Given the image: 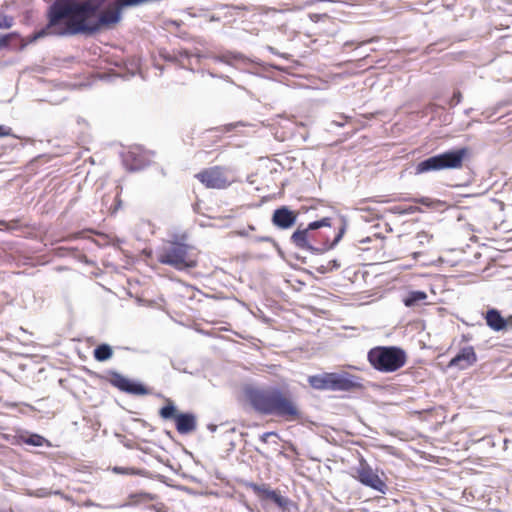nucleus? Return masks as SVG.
I'll return each mask as SVG.
<instances>
[{
	"instance_id": "9d476101",
	"label": "nucleus",
	"mask_w": 512,
	"mask_h": 512,
	"mask_svg": "<svg viewBox=\"0 0 512 512\" xmlns=\"http://www.w3.org/2000/svg\"><path fill=\"white\" fill-rule=\"evenodd\" d=\"M357 480L366 487L378 492L385 493L387 488L385 482L373 471L367 463H361L357 469Z\"/></svg>"
},
{
	"instance_id": "9b49d317",
	"label": "nucleus",
	"mask_w": 512,
	"mask_h": 512,
	"mask_svg": "<svg viewBox=\"0 0 512 512\" xmlns=\"http://www.w3.org/2000/svg\"><path fill=\"white\" fill-rule=\"evenodd\" d=\"M261 500H270L281 509H286L289 505V499L280 495L276 490H271L266 484H257L250 482L247 484Z\"/></svg>"
},
{
	"instance_id": "72a5a7b5",
	"label": "nucleus",
	"mask_w": 512,
	"mask_h": 512,
	"mask_svg": "<svg viewBox=\"0 0 512 512\" xmlns=\"http://www.w3.org/2000/svg\"><path fill=\"white\" fill-rule=\"evenodd\" d=\"M258 241L274 243V239H273L272 237H269V236H262V237H259V238H258Z\"/></svg>"
},
{
	"instance_id": "c85d7f7f",
	"label": "nucleus",
	"mask_w": 512,
	"mask_h": 512,
	"mask_svg": "<svg viewBox=\"0 0 512 512\" xmlns=\"http://www.w3.org/2000/svg\"><path fill=\"white\" fill-rule=\"evenodd\" d=\"M143 3H145V0H123L119 6H121L122 9L123 7H133Z\"/></svg>"
},
{
	"instance_id": "4c0bfd02",
	"label": "nucleus",
	"mask_w": 512,
	"mask_h": 512,
	"mask_svg": "<svg viewBox=\"0 0 512 512\" xmlns=\"http://www.w3.org/2000/svg\"><path fill=\"white\" fill-rule=\"evenodd\" d=\"M209 75H210L211 77H213V78L218 77V76H217L216 74H214L213 72H209Z\"/></svg>"
},
{
	"instance_id": "e433bc0d",
	"label": "nucleus",
	"mask_w": 512,
	"mask_h": 512,
	"mask_svg": "<svg viewBox=\"0 0 512 512\" xmlns=\"http://www.w3.org/2000/svg\"><path fill=\"white\" fill-rule=\"evenodd\" d=\"M472 110H473L472 108L466 109V110H465V114H466V115H469V114L472 112Z\"/></svg>"
},
{
	"instance_id": "20e7f679",
	"label": "nucleus",
	"mask_w": 512,
	"mask_h": 512,
	"mask_svg": "<svg viewBox=\"0 0 512 512\" xmlns=\"http://www.w3.org/2000/svg\"><path fill=\"white\" fill-rule=\"evenodd\" d=\"M157 260L178 271H189L198 264L195 248L181 241H169L161 247L157 252Z\"/></svg>"
},
{
	"instance_id": "f03ea898",
	"label": "nucleus",
	"mask_w": 512,
	"mask_h": 512,
	"mask_svg": "<svg viewBox=\"0 0 512 512\" xmlns=\"http://www.w3.org/2000/svg\"><path fill=\"white\" fill-rule=\"evenodd\" d=\"M347 229L344 218L324 217L310 222L307 227H298L291 235V243L300 250L313 255H321L333 249L342 239Z\"/></svg>"
},
{
	"instance_id": "a878e982",
	"label": "nucleus",
	"mask_w": 512,
	"mask_h": 512,
	"mask_svg": "<svg viewBox=\"0 0 512 512\" xmlns=\"http://www.w3.org/2000/svg\"><path fill=\"white\" fill-rule=\"evenodd\" d=\"M14 19L8 15H0V29H9L13 26Z\"/></svg>"
},
{
	"instance_id": "a211bd4d",
	"label": "nucleus",
	"mask_w": 512,
	"mask_h": 512,
	"mask_svg": "<svg viewBox=\"0 0 512 512\" xmlns=\"http://www.w3.org/2000/svg\"><path fill=\"white\" fill-rule=\"evenodd\" d=\"M20 440L22 443H24L26 445L35 446V447H41L44 445H46L48 447L51 446V443L49 442V440H47L43 436L36 434V433L21 435Z\"/></svg>"
},
{
	"instance_id": "cd10ccee",
	"label": "nucleus",
	"mask_w": 512,
	"mask_h": 512,
	"mask_svg": "<svg viewBox=\"0 0 512 512\" xmlns=\"http://www.w3.org/2000/svg\"><path fill=\"white\" fill-rule=\"evenodd\" d=\"M462 101V94L460 91H455L450 98L448 104L450 107H455Z\"/></svg>"
},
{
	"instance_id": "ea45409f",
	"label": "nucleus",
	"mask_w": 512,
	"mask_h": 512,
	"mask_svg": "<svg viewBox=\"0 0 512 512\" xmlns=\"http://www.w3.org/2000/svg\"><path fill=\"white\" fill-rule=\"evenodd\" d=\"M220 78H223L225 80H228L229 79V76H220Z\"/></svg>"
},
{
	"instance_id": "0eeeda50",
	"label": "nucleus",
	"mask_w": 512,
	"mask_h": 512,
	"mask_svg": "<svg viewBox=\"0 0 512 512\" xmlns=\"http://www.w3.org/2000/svg\"><path fill=\"white\" fill-rule=\"evenodd\" d=\"M468 148L448 150L446 152L431 156L420 161L415 167V174H423L431 171L444 169L461 168L465 157L468 155Z\"/></svg>"
},
{
	"instance_id": "f257e3e1",
	"label": "nucleus",
	"mask_w": 512,
	"mask_h": 512,
	"mask_svg": "<svg viewBox=\"0 0 512 512\" xmlns=\"http://www.w3.org/2000/svg\"><path fill=\"white\" fill-rule=\"evenodd\" d=\"M106 0H54L47 8L46 25L33 35L32 40L45 36L72 37L93 36L103 27H109L121 20V6L113 11L100 9Z\"/></svg>"
},
{
	"instance_id": "f704fd0d",
	"label": "nucleus",
	"mask_w": 512,
	"mask_h": 512,
	"mask_svg": "<svg viewBox=\"0 0 512 512\" xmlns=\"http://www.w3.org/2000/svg\"><path fill=\"white\" fill-rule=\"evenodd\" d=\"M208 429H209L211 432H214V431H216L217 426H216V425H214V424H210V425H208Z\"/></svg>"
},
{
	"instance_id": "dca6fc26",
	"label": "nucleus",
	"mask_w": 512,
	"mask_h": 512,
	"mask_svg": "<svg viewBox=\"0 0 512 512\" xmlns=\"http://www.w3.org/2000/svg\"><path fill=\"white\" fill-rule=\"evenodd\" d=\"M175 426L179 434H190L197 427L196 416L190 412L177 413L175 416Z\"/></svg>"
},
{
	"instance_id": "1a4fd4ad",
	"label": "nucleus",
	"mask_w": 512,
	"mask_h": 512,
	"mask_svg": "<svg viewBox=\"0 0 512 512\" xmlns=\"http://www.w3.org/2000/svg\"><path fill=\"white\" fill-rule=\"evenodd\" d=\"M196 178L207 188L211 189H224L230 184L225 175L224 168L220 166L207 168L196 174Z\"/></svg>"
},
{
	"instance_id": "393cba45",
	"label": "nucleus",
	"mask_w": 512,
	"mask_h": 512,
	"mask_svg": "<svg viewBox=\"0 0 512 512\" xmlns=\"http://www.w3.org/2000/svg\"><path fill=\"white\" fill-rule=\"evenodd\" d=\"M338 268H340V263L338 262V260L333 259L330 260L326 266L322 265L320 268H318V271L322 274H325Z\"/></svg>"
},
{
	"instance_id": "473e14b6",
	"label": "nucleus",
	"mask_w": 512,
	"mask_h": 512,
	"mask_svg": "<svg viewBox=\"0 0 512 512\" xmlns=\"http://www.w3.org/2000/svg\"><path fill=\"white\" fill-rule=\"evenodd\" d=\"M178 55H179V57H180V58H185V59H189V58H190V56H191V55H190V53H189V51H187V50H181V51H179V52H178Z\"/></svg>"
},
{
	"instance_id": "4be33fe9",
	"label": "nucleus",
	"mask_w": 512,
	"mask_h": 512,
	"mask_svg": "<svg viewBox=\"0 0 512 512\" xmlns=\"http://www.w3.org/2000/svg\"><path fill=\"white\" fill-rule=\"evenodd\" d=\"M159 415L165 420L172 418L175 420V416L177 415L176 406L172 401L168 400V404L160 409Z\"/></svg>"
},
{
	"instance_id": "aec40b11",
	"label": "nucleus",
	"mask_w": 512,
	"mask_h": 512,
	"mask_svg": "<svg viewBox=\"0 0 512 512\" xmlns=\"http://www.w3.org/2000/svg\"><path fill=\"white\" fill-rule=\"evenodd\" d=\"M93 354L97 361L104 362L112 357L113 351L110 345L104 343L98 345Z\"/></svg>"
},
{
	"instance_id": "bb28decb",
	"label": "nucleus",
	"mask_w": 512,
	"mask_h": 512,
	"mask_svg": "<svg viewBox=\"0 0 512 512\" xmlns=\"http://www.w3.org/2000/svg\"><path fill=\"white\" fill-rule=\"evenodd\" d=\"M0 225L3 226V230L12 231L20 228L19 220L12 221H1Z\"/></svg>"
},
{
	"instance_id": "f8f14e48",
	"label": "nucleus",
	"mask_w": 512,
	"mask_h": 512,
	"mask_svg": "<svg viewBox=\"0 0 512 512\" xmlns=\"http://www.w3.org/2000/svg\"><path fill=\"white\" fill-rule=\"evenodd\" d=\"M208 58L216 63H223L236 69H239L241 66H247L252 62L244 54L228 50L219 54H210Z\"/></svg>"
},
{
	"instance_id": "6e6552de",
	"label": "nucleus",
	"mask_w": 512,
	"mask_h": 512,
	"mask_svg": "<svg viewBox=\"0 0 512 512\" xmlns=\"http://www.w3.org/2000/svg\"><path fill=\"white\" fill-rule=\"evenodd\" d=\"M109 382L121 392L142 396L149 394V389L140 381L132 380L118 372H111Z\"/></svg>"
},
{
	"instance_id": "2eb2a0df",
	"label": "nucleus",
	"mask_w": 512,
	"mask_h": 512,
	"mask_svg": "<svg viewBox=\"0 0 512 512\" xmlns=\"http://www.w3.org/2000/svg\"><path fill=\"white\" fill-rule=\"evenodd\" d=\"M123 164L129 171H139L149 165V159L139 149H134L123 155Z\"/></svg>"
},
{
	"instance_id": "39448f33",
	"label": "nucleus",
	"mask_w": 512,
	"mask_h": 512,
	"mask_svg": "<svg viewBox=\"0 0 512 512\" xmlns=\"http://www.w3.org/2000/svg\"><path fill=\"white\" fill-rule=\"evenodd\" d=\"M307 382L313 389L319 391L351 392L364 388L360 377L346 371L322 372L310 375Z\"/></svg>"
},
{
	"instance_id": "6ab92c4d",
	"label": "nucleus",
	"mask_w": 512,
	"mask_h": 512,
	"mask_svg": "<svg viewBox=\"0 0 512 512\" xmlns=\"http://www.w3.org/2000/svg\"><path fill=\"white\" fill-rule=\"evenodd\" d=\"M427 294L421 290L410 291L403 302L406 307H413L425 301Z\"/></svg>"
},
{
	"instance_id": "c756f323",
	"label": "nucleus",
	"mask_w": 512,
	"mask_h": 512,
	"mask_svg": "<svg viewBox=\"0 0 512 512\" xmlns=\"http://www.w3.org/2000/svg\"><path fill=\"white\" fill-rule=\"evenodd\" d=\"M347 119H348L347 116L340 115V116H338V119H335L332 121V124H334L338 127H343L345 125Z\"/></svg>"
},
{
	"instance_id": "58836bf2",
	"label": "nucleus",
	"mask_w": 512,
	"mask_h": 512,
	"mask_svg": "<svg viewBox=\"0 0 512 512\" xmlns=\"http://www.w3.org/2000/svg\"><path fill=\"white\" fill-rule=\"evenodd\" d=\"M166 59H167V60H170V61H174V60H176L175 58H172V57H167Z\"/></svg>"
},
{
	"instance_id": "ddd939ff",
	"label": "nucleus",
	"mask_w": 512,
	"mask_h": 512,
	"mask_svg": "<svg viewBox=\"0 0 512 512\" xmlns=\"http://www.w3.org/2000/svg\"><path fill=\"white\" fill-rule=\"evenodd\" d=\"M297 216L288 206H280L273 211L271 222L278 229L287 230L295 225Z\"/></svg>"
},
{
	"instance_id": "412c9836",
	"label": "nucleus",
	"mask_w": 512,
	"mask_h": 512,
	"mask_svg": "<svg viewBox=\"0 0 512 512\" xmlns=\"http://www.w3.org/2000/svg\"><path fill=\"white\" fill-rule=\"evenodd\" d=\"M410 200L432 209L438 208L444 204V202L441 200H436L429 197L411 198Z\"/></svg>"
},
{
	"instance_id": "423d86ee",
	"label": "nucleus",
	"mask_w": 512,
	"mask_h": 512,
	"mask_svg": "<svg viewBox=\"0 0 512 512\" xmlns=\"http://www.w3.org/2000/svg\"><path fill=\"white\" fill-rule=\"evenodd\" d=\"M369 364L378 372L393 373L407 362V354L398 346H376L367 353Z\"/></svg>"
},
{
	"instance_id": "5701e85b",
	"label": "nucleus",
	"mask_w": 512,
	"mask_h": 512,
	"mask_svg": "<svg viewBox=\"0 0 512 512\" xmlns=\"http://www.w3.org/2000/svg\"><path fill=\"white\" fill-rule=\"evenodd\" d=\"M390 212L398 215H410L417 212H422V210L419 206H408L405 208L401 206H394L390 209Z\"/></svg>"
},
{
	"instance_id": "b1692460",
	"label": "nucleus",
	"mask_w": 512,
	"mask_h": 512,
	"mask_svg": "<svg viewBox=\"0 0 512 512\" xmlns=\"http://www.w3.org/2000/svg\"><path fill=\"white\" fill-rule=\"evenodd\" d=\"M18 36L19 35L16 32L0 35V50L8 48L10 46L11 40Z\"/></svg>"
},
{
	"instance_id": "c9c22d12",
	"label": "nucleus",
	"mask_w": 512,
	"mask_h": 512,
	"mask_svg": "<svg viewBox=\"0 0 512 512\" xmlns=\"http://www.w3.org/2000/svg\"><path fill=\"white\" fill-rule=\"evenodd\" d=\"M114 470L118 473H123V469L120 467H115Z\"/></svg>"
},
{
	"instance_id": "4468645a",
	"label": "nucleus",
	"mask_w": 512,
	"mask_h": 512,
	"mask_svg": "<svg viewBox=\"0 0 512 512\" xmlns=\"http://www.w3.org/2000/svg\"><path fill=\"white\" fill-rule=\"evenodd\" d=\"M477 361V355L472 346H465L449 361L448 367H457L461 370L467 369Z\"/></svg>"
},
{
	"instance_id": "f3484780",
	"label": "nucleus",
	"mask_w": 512,
	"mask_h": 512,
	"mask_svg": "<svg viewBox=\"0 0 512 512\" xmlns=\"http://www.w3.org/2000/svg\"><path fill=\"white\" fill-rule=\"evenodd\" d=\"M485 318L487 325L494 331H502L507 327V320L497 309H489Z\"/></svg>"
},
{
	"instance_id": "7c9ffc66",
	"label": "nucleus",
	"mask_w": 512,
	"mask_h": 512,
	"mask_svg": "<svg viewBox=\"0 0 512 512\" xmlns=\"http://www.w3.org/2000/svg\"><path fill=\"white\" fill-rule=\"evenodd\" d=\"M12 135V129L5 125H0V137Z\"/></svg>"
},
{
	"instance_id": "2f4dec72",
	"label": "nucleus",
	"mask_w": 512,
	"mask_h": 512,
	"mask_svg": "<svg viewBox=\"0 0 512 512\" xmlns=\"http://www.w3.org/2000/svg\"><path fill=\"white\" fill-rule=\"evenodd\" d=\"M271 436L278 437V434H277V432H274V431L265 432V433H263L260 436V441L263 442V443H267L268 442V438L271 437Z\"/></svg>"
},
{
	"instance_id": "7ed1b4c3",
	"label": "nucleus",
	"mask_w": 512,
	"mask_h": 512,
	"mask_svg": "<svg viewBox=\"0 0 512 512\" xmlns=\"http://www.w3.org/2000/svg\"><path fill=\"white\" fill-rule=\"evenodd\" d=\"M245 396L254 411L264 416H276L287 421L300 418L301 412L289 391L277 386L247 387Z\"/></svg>"
}]
</instances>
